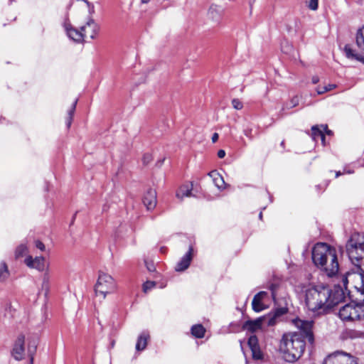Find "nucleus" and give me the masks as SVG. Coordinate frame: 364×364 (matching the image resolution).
Here are the masks:
<instances>
[{"instance_id":"1","label":"nucleus","mask_w":364,"mask_h":364,"mask_svg":"<svg viewBox=\"0 0 364 364\" xmlns=\"http://www.w3.org/2000/svg\"><path fill=\"white\" fill-rule=\"evenodd\" d=\"M346 252L350 262L356 267L357 271L347 272L342 276V284L347 289L350 284L360 294V301L351 302L341 307L338 311L340 318L345 322H353L364 318V271L359 262L364 259V238L358 233H353L348 240Z\"/></svg>"},{"instance_id":"2","label":"nucleus","mask_w":364,"mask_h":364,"mask_svg":"<svg viewBox=\"0 0 364 364\" xmlns=\"http://www.w3.org/2000/svg\"><path fill=\"white\" fill-rule=\"evenodd\" d=\"M293 323L299 331L284 333L279 346V353L283 359L289 363H294L302 356L306 346L305 338L311 343L314 341L312 321L295 318Z\"/></svg>"},{"instance_id":"3","label":"nucleus","mask_w":364,"mask_h":364,"mask_svg":"<svg viewBox=\"0 0 364 364\" xmlns=\"http://www.w3.org/2000/svg\"><path fill=\"white\" fill-rule=\"evenodd\" d=\"M339 300L340 299L325 286H315L306 290V306L309 311L318 314L326 312L338 304Z\"/></svg>"},{"instance_id":"4","label":"nucleus","mask_w":364,"mask_h":364,"mask_svg":"<svg viewBox=\"0 0 364 364\" xmlns=\"http://www.w3.org/2000/svg\"><path fill=\"white\" fill-rule=\"evenodd\" d=\"M312 259L316 266L326 265L328 259L330 264L325 267V272L328 277L334 276L339 269L336 250L326 243H317L312 250Z\"/></svg>"},{"instance_id":"5","label":"nucleus","mask_w":364,"mask_h":364,"mask_svg":"<svg viewBox=\"0 0 364 364\" xmlns=\"http://www.w3.org/2000/svg\"><path fill=\"white\" fill-rule=\"evenodd\" d=\"M116 289L117 284L114 278L107 273L100 272L95 286L96 295L105 299L107 294L114 293Z\"/></svg>"},{"instance_id":"6","label":"nucleus","mask_w":364,"mask_h":364,"mask_svg":"<svg viewBox=\"0 0 364 364\" xmlns=\"http://www.w3.org/2000/svg\"><path fill=\"white\" fill-rule=\"evenodd\" d=\"M355 43V50H353L349 45H346L344 53L348 58L356 60L364 64V26L356 33Z\"/></svg>"},{"instance_id":"7","label":"nucleus","mask_w":364,"mask_h":364,"mask_svg":"<svg viewBox=\"0 0 364 364\" xmlns=\"http://www.w3.org/2000/svg\"><path fill=\"white\" fill-rule=\"evenodd\" d=\"M323 364H358V360L349 353L336 351L328 355Z\"/></svg>"},{"instance_id":"8","label":"nucleus","mask_w":364,"mask_h":364,"mask_svg":"<svg viewBox=\"0 0 364 364\" xmlns=\"http://www.w3.org/2000/svg\"><path fill=\"white\" fill-rule=\"evenodd\" d=\"M269 301V294L267 291H259L253 298L252 301V309L256 312H259L267 307L266 302Z\"/></svg>"},{"instance_id":"9","label":"nucleus","mask_w":364,"mask_h":364,"mask_svg":"<svg viewBox=\"0 0 364 364\" xmlns=\"http://www.w3.org/2000/svg\"><path fill=\"white\" fill-rule=\"evenodd\" d=\"M84 38L94 39L100 30L99 25L93 20L89 19L85 25L81 27Z\"/></svg>"},{"instance_id":"10","label":"nucleus","mask_w":364,"mask_h":364,"mask_svg":"<svg viewBox=\"0 0 364 364\" xmlns=\"http://www.w3.org/2000/svg\"><path fill=\"white\" fill-rule=\"evenodd\" d=\"M25 337L23 335H20L18 336L17 339L15 341L12 355L16 360H21L24 358L25 355Z\"/></svg>"},{"instance_id":"11","label":"nucleus","mask_w":364,"mask_h":364,"mask_svg":"<svg viewBox=\"0 0 364 364\" xmlns=\"http://www.w3.org/2000/svg\"><path fill=\"white\" fill-rule=\"evenodd\" d=\"M248 346L252 352V356L254 360H262L263 353L259 346L258 339L256 336H251L248 339Z\"/></svg>"},{"instance_id":"12","label":"nucleus","mask_w":364,"mask_h":364,"mask_svg":"<svg viewBox=\"0 0 364 364\" xmlns=\"http://www.w3.org/2000/svg\"><path fill=\"white\" fill-rule=\"evenodd\" d=\"M24 262L28 267L36 269L40 272L45 269V258L43 257H36L33 259L31 256H28Z\"/></svg>"},{"instance_id":"13","label":"nucleus","mask_w":364,"mask_h":364,"mask_svg":"<svg viewBox=\"0 0 364 364\" xmlns=\"http://www.w3.org/2000/svg\"><path fill=\"white\" fill-rule=\"evenodd\" d=\"M263 320L262 316L254 320H248L244 323L242 328L252 333L262 330L264 327Z\"/></svg>"},{"instance_id":"14","label":"nucleus","mask_w":364,"mask_h":364,"mask_svg":"<svg viewBox=\"0 0 364 364\" xmlns=\"http://www.w3.org/2000/svg\"><path fill=\"white\" fill-rule=\"evenodd\" d=\"M193 247H190L188 251L176 265L175 270L176 272H183L189 267L193 258Z\"/></svg>"},{"instance_id":"15","label":"nucleus","mask_w":364,"mask_h":364,"mask_svg":"<svg viewBox=\"0 0 364 364\" xmlns=\"http://www.w3.org/2000/svg\"><path fill=\"white\" fill-rule=\"evenodd\" d=\"M143 203L147 210H152L156 205V192L154 189H149L143 198Z\"/></svg>"},{"instance_id":"16","label":"nucleus","mask_w":364,"mask_h":364,"mask_svg":"<svg viewBox=\"0 0 364 364\" xmlns=\"http://www.w3.org/2000/svg\"><path fill=\"white\" fill-rule=\"evenodd\" d=\"M27 342V353L30 358V364H33V356L36 353L38 341L36 337H28L26 340Z\"/></svg>"},{"instance_id":"17","label":"nucleus","mask_w":364,"mask_h":364,"mask_svg":"<svg viewBox=\"0 0 364 364\" xmlns=\"http://www.w3.org/2000/svg\"><path fill=\"white\" fill-rule=\"evenodd\" d=\"M65 30L68 37L74 41L80 43L84 40L81 29L78 31L69 25H66Z\"/></svg>"},{"instance_id":"18","label":"nucleus","mask_w":364,"mask_h":364,"mask_svg":"<svg viewBox=\"0 0 364 364\" xmlns=\"http://www.w3.org/2000/svg\"><path fill=\"white\" fill-rule=\"evenodd\" d=\"M193 189V184L191 183H187L182 185L176 192V197L181 200L185 197H190L192 196L191 191Z\"/></svg>"},{"instance_id":"19","label":"nucleus","mask_w":364,"mask_h":364,"mask_svg":"<svg viewBox=\"0 0 364 364\" xmlns=\"http://www.w3.org/2000/svg\"><path fill=\"white\" fill-rule=\"evenodd\" d=\"M208 176L212 178L213 183L219 190H223L225 188V181L217 171H210Z\"/></svg>"},{"instance_id":"20","label":"nucleus","mask_w":364,"mask_h":364,"mask_svg":"<svg viewBox=\"0 0 364 364\" xmlns=\"http://www.w3.org/2000/svg\"><path fill=\"white\" fill-rule=\"evenodd\" d=\"M149 337V334L147 332H142L139 336L136 343V350L137 351H141L146 348Z\"/></svg>"},{"instance_id":"21","label":"nucleus","mask_w":364,"mask_h":364,"mask_svg":"<svg viewBox=\"0 0 364 364\" xmlns=\"http://www.w3.org/2000/svg\"><path fill=\"white\" fill-rule=\"evenodd\" d=\"M311 137L314 141H316L318 138L321 139L322 144L325 145V134L321 126L315 125L311 127Z\"/></svg>"},{"instance_id":"22","label":"nucleus","mask_w":364,"mask_h":364,"mask_svg":"<svg viewBox=\"0 0 364 364\" xmlns=\"http://www.w3.org/2000/svg\"><path fill=\"white\" fill-rule=\"evenodd\" d=\"M279 318L277 315L273 314H269L266 316H262L263 320V323L264 326H273L277 323V319Z\"/></svg>"},{"instance_id":"23","label":"nucleus","mask_w":364,"mask_h":364,"mask_svg":"<svg viewBox=\"0 0 364 364\" xmlns=\"http://www.w3.org/2000/svg\"><path fill=\"white\" fill-rule=\"evenodd\" d=\"M205 332V328L201 324L194 325L191 328L192 334L198 338H201L204 336Z\"/></svg>"},{"instance_id":"24","label":"nucleus","mask_w":364,"mask_h":364,"mask_svg":"<svg viewBox=\"0 0 364 364\" xmlns=\"http://www.w3.org/2000/svg\"><path fill=\"white\" fill-rule=\"evenodd\" d=\"M336 87L335 84H328V85L323 87H318L316 88V92L318 95H322L327 92H329Z\"/></svg>"},{"instance_id":"25","label":"nucleus","mask_w":364,"mask_h":364,"mask_svg":"<svg viewBox=\"0 0 364 364\" xmlns=\"http://www.w3.org/2000/svg\"><path fill=\"white\" fill-rule=\"evenodd\" d=\"M9 274L7 265L5 263H1L0 265V279L5 280Z\"/></svg>"},{"instance_id":"26","label":"nucleus","mask_w":364,"mask_h":364,"mask_svg":"<svg viewBox=\"0 0 364 364\" xmlns=\"http://www.w3.org/2000/svg\"><path fill=\"white\" fill-rule=\"evenodd\" d=\"M299 97L298 96H294L291 99V100L289 103H287L284 106L283 109H291V108L295 107L296 106H297L299 105Z\"/></svg>"},{"instance_id":"27","label":"nucleus","mask_w":364,"mask_h":364,"mask_svg":"<svg viewBox=\"0 0 364 364\" xmlns=\"http://www.w3.org/2000/svg\"><path fill=\"white\" fill-rule=\"evenodd\" d=\"M27 247L24 245H19L15 252V256L16 258H19L23 256L27 252Z\"/></svg>"},{"instance_id":"28","label":"nucleus","mask_w":364,"mask_h":364,"mask_svg":"<svg viewBox=\"0 0 364 364\" xmlns=\"http://www.w3.org/2000/svg\"><path fill=\"white\" fill-rule=\"evenodd\" d=\"M50 278L48 272H46L43 276L42 288L47 293L49 290Z\"/></svg>"},{"instance_id":"29","label":"nucleus","mask_w":364,"mask_h":364,"mask_svg":"<svg viewBox=\"0 0 364 364\" xmlns=\"http://www.w3.org/2000/svg\"><path fill=\"white\" fill-rule=\"evenodd\" d=\"M76 104H77V100H75L73 103V105H72L70 109L68 111V122H67L68 127H70V126L71 124L73 116L75 110Z\"/></svg>"},{"instance_id":"30","label":"nucleus","mask_w":364,"mask_h":364,"mask_svg":"<svg viewBox=\"0 0 364 364\" xmlns=\"http://www.w3.org/2000/svg\"><path fill=\"white\" fill-rule=\"evenodd\" d=\"M156 285L154 282L147 281L143 284V291L146 293L151 289H153Z\"/></svg>"},{"instance_id":"31","label":"nucleus","mask_w":364,"mask_h":364,"mask_svg":"<svg viewBox=\"0 0 364 364\" xmlns=\"http://www.w3.org/2000/svg\"><path fill=\"white\" fill-rule=\"evenodd\" d=\"M232 105L237 110L242 109L243 107L242 102L238 99H233L232 100Z\"/></svg>"},{"instance_id":"32","label":"nucleus","mask_w":364,"mask_h":364,"mask_svg":"<svg viewBox=\"0 0 364 364\" xmlns=\"http://www.w3.org/2000/svg\"><path fill=\"white\" fill-rule=\"evenodd\" d=\"M308 7L313 11L318 9V0H309Z\"/></svg>"},{"instance_id":"33","label":"nucleus","mask_w":364,"mask_h":364,"mask_svg":"<svg viewBox=\"0 0 364 364\" xmlns=\"http://www.w3.org/2000/svg\"><path fill=\"white\" fill-rule=\"evenodd\" d=\"M36 247L41 251H44L46 249L44 244L39 240L36 241Z\"/></svg>"},{"instance_id":"34","label":"nucleus","mask_w":364,"mask_h":364,"mask_svg":"<svg viewBox=\"0 0 364 364\" xmlns=\"http://www.w3.org/2000/svg\"><path fill=\"white\" fill-rule=\"evenodd\" d=\"M286 313V309H283V308H281V309H277L274 314L275 315H277L278 317H279L280 316Z\"/></svg>"},{"instance_id":"35","label":"nucleus","mask_w":364,"mask_h":364,"mask_svg":"<svg viewBox=\"0 0 364 364\" xmlns=\"http://www.w3.org/2000/svg\"><path fill=\"white\" fill-rule=\"evenodd\" d=\"M321 128L323 129V132H325L326 133V134L328 135H331L332 134V132L329 129H328V127L327 125H321Z\"/></svg>"},{"instance_id":"36","label":"nucleus","mask_w":364,"mask_h":364,"mask_svg":"<svg viewBox=\"0 0 364 364\" xmlns=\"http://www.w3.org/2000/svg\"><path fill=\"white\" fill-rule=\"evenodd\" d=\"M225 156V151L223 149H220L218 151V156L220 158V159H223L224 158Z\"/></svg>"},{"instance_id":"37","label":"nucleus","mask_w":364,"mask_h":364,"mask_svg":"<svg viewBox=\"0 0 364 364\" xmlns=\"http://www.w3.org/2000/svg\"><path fill=\"white\" fill-rule=\"evenodd\" d=\"M218 139V133H214L212 136V141L213 143H215Z\"/></svg>"},{"instance_id":"38","label":"nucleus","mask_w":364,"mask_h":364,"mask_svg":"<svg viewBox=\"0 0 364 364\" xmlns=\"http://www.w3.org/2000/svg\"><path fill=\"white\" fill-rule=\"evenodd\" d=\"M146 267H147L148 270L150 272H152L154 270V266L153 264H149L146 263Z\"/></svg>"},{"instance_id":"39","label":"nucleus","mask_w":364,"mask_h":364,"mask_svg":"<svg viewBox=\"0 0 364 364\" xmlns=\"http://www.w3.org/2000/svg\"><path fill=\"white\" fill-rule=\"evenodd\" d=\"M311 81L314 84H316L319 81V78L318 76H314L311 79Z\"/></svg>"},{"instance_id":"40","label":"nucleus","mask_w":364,"mask_h":364,"mask_svg":"<svg viewBox=\"0 0 364 364\" xmlns=\"http://www.w3.org/2000/svg\"><path fill=\"white\" fill-rule=\"evenodd\" d=\"M270 290H271L272 296L273 299H275L274 286V285L271 286Z\"/></svg>"},{"instance_id":"41","label":"nucleus","mask_w":364,"mask_h":364,"mask_svg":"<svg viewBox=\"0 0 364 364\" xmlns=\"http://www.w3.org/2000/svg\"><path fill=\"white\" fill-rule=\"evenodd\" d=\"M329 264H330V262H329V260L328 259V260L326 261V265H324V266H320V268H321L323 271H324V272H325V267H326L329 266Z\"/></svg>"},{"instance_id":"42","label":"nucleus","mask_w":364,"mask_h":364,"mask_svg":"<svg viewBox=\"0 0 364 364\" xmlns=\"http://www.w3.org/2000/svg\"><path fill=\"white\" fill-rule=\"evenodd\" d=\"M150 0H141V3L143 4H146Z\"/></svg>"},{"instance_id":"43","label":"nucleus","mask_w":364,"mask_h":364,"mask_svg":"<svg viewBox=\"0 0 364 364\" xmlns=\"http://www.w3.org/2000/svg\"><path fill=\"white\" fill-rule=\"evenodd\" d=\"M340 175H341V172H340V171H338V172H337V173H336V177H338V176H340Z\"/></svg>"},{"instance_id":"44","label":"nucleus","mask_w":364,"mask_h":364,"mask_svg":"<svg viewBox=\"0 0 364 364\" xmlns=\"http://www.w3.org/2000/svg\"><path fill=\"white\" fill-rule=\"evenodd\" d=\"M259 217L260 219H262V212H260V213L259 215Z\"/></svg>"},{"instance_id":"45","label":"nucleus","mask_w":364,"mask_h":364,"mask_svg":"<svg viewBox=\"0 0 364 364\" xmlns=\"http://www.w3.org/2000/svg\"><path fill=\"white\" fill-rule=\"evenodd\" d=\"M93 11H94V6H92V9L90 10V12H93Z\"/></svg>"}]
</instances>
